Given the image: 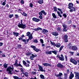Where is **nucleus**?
I'll return each instance as SVG.
<instances>
[{
	"instance_id": "nucleus-64",
	"label": "nucleus",
	"mask_w": 79,
	"mask_h": 79,
	"mask_svg": "<svg viewBox=\"0 0 79 79\" xmlns=\"http://www.w3.org/2000/svg\"><path fill=\"white\" fill-rule=\"evenodd\" d=\"M30 79H37V78H36V77H35L34 78H30Z\"/></svg>"
},
{
	"instance_id": "nucleus-18",
	"label": "nucleus",
	"mask_w": 79,
	"mask_h": 79,
	"mask_svg": "<svg viewBox=\"0 0 79 79\" xmlns=\"http://www.w3.org/2000/svg\"><path fill=\"white\" fill-rule=\"evenodd\" d=\"M43 65L44 66H46V67H47V66H51V64H48L47 63H43Z\"/></svg>"
},
{
	"instance_id": "nucleus-37",
	"label": "nucleus",
	"mask_w": 79,
	"mask_h": 79,
	"mask_svg": "<svg viewBox=\"0 0 79 79\" xmlns=\"http://www.w3.org/2000/svg\"><path fill=\"white\" fill-rule=\"evenodd\" d=\"M63 47H64V46H62L61 47H60L59 49V52H61L62 50H63Z\"/></svg>"
},
{
	"instance_id": "nucleus-56",
	"label": "nucleus",
	"mask_w": 79,
	"mask_h": 79,
	"mask_svg": "<svg viewBox=\"0 0 79 79\" xmlns=\"http://www.w3.org/2000/svg\"><path fill=\"white\" fill-rule=\"evenodd\" d=\"M18 47L19 48V49H20V48H21V45H18Z\"/></svg>"
},
{
	"instance_id": "nucleus-43",
	"label": "nucleus",
	"mask_w": 79,
	"mask_h": 79,
	"mask_svg": "<svg viewBox=\"0 0 79 79\" xmlns=\"http://www.w3.org/2000/svg\"><path fill=\"white\" fill-rule=\"evenodd\" d=\"M40 42L42 44H44V40H42V39H40Z\"/></svg>"
},
{
	"instance_id": "nucleus-8",
	"label": "nucleus",
	"mask_w": 79,
	"mask_h": 79,
	"mask_svg": "<svg viewBox=\"0 0 79 79\" xmlns=\"http://www.w3.org/2000/svg\"><path fill=\"white\" fill-rule=\"evenodd\" d=\"M72 49L73 51H77L78 50V48L76 46H73L72 47Z\"/></svg>"
},
{
	"instance_id": "nucleus-41",
	"label": "nucleus",
	"mask_w": 79,
	"mask_h": 79,
	"mask_svg": "<svg viewBox=\"0 0 79 79\" xmlns=\"http://www.w3.org/2000/svg\"><path fill=\"white\" fill-rule=\"evenodd\" d=\"M62 26L64 28H67V26L65 24H63Z\"/></svg>"
},
{
	"instance_id": "nucleus-22",
	"label": "nucleus",
	"mask_w": 79,
	"mask_h": 79,
	"mask_svg": "<svg viewBox=\"0 0 79 79\" xmlns=\"http://www.w3.org/2000/svg\"><path fill=\"white\" fill-rule=\"evenodd\" d=\"M26 55L28 56H31L32 55V53L31 52H28L26 53Z\"/></svg>"
},
{
	"instance_id": "nucleus-25",
	"label": "nucleus",
	"mask_w": 79,
	"mask_h": 79,
	"mask_svg": "<svg viewBox=\"0 0 79 79\" xmlns=\"http://www.w3.org/2000/svg\"><path fill=\"white\" fill-rule=\"evenodd\" d=\"M63 75L62 73H59V74L56 75V77H61Z\"/></svg>"
},
{
	"instance_id": "nucleus-45",
	"label": "nucleus",
	"mask_w": 79,
	"mask_h": 79,
	"mask_svg": "<svg viewBox=\"0 0 79 79\" xmlns=\"http://www.w3.org/2000/svg\"><path fill=\"white\" fill-rule=\"evenodd\" d=\"M67 78V74L66 73H64V79H66Z\"/></svg>"
},
{
	"instance_id": "nucleus-1",
	"label": "nucleus",
	"mask_w": 79,
	"mask_h": 79,
	"mask_svg": "<svg viewBox=\"0 0 79 79\" xmlns=\"http://www.w3.org/2000/svg\"><path fill=\"white\" fill-rule=\"evenodd\" d=\"M18 26L20 28H22V29H25L26 27V24H24L23 23V20H21V22H19L18 23Z\"/></svg>"
},
{
	"instance_id": "nucleus-19",
	"label": "nucleus",
	"mask_w": 79,
	"mask_h": 79,
	"mask_svg": "<svg viewBox=\"0 0 79 79\" xmlns=\"http://www.w3.org/2000/svg\"><path fill=\"white\" fill-rule=\"evenodd\" d=\"M70 12H73V11H76V8L74 7H73L70 9Z\"/></svg>"
},
{
	"instance_id": "nucleus-61",
	"label": "nucleus",
	"mask_w": 79,
	"mask_h": 79,
	"mask_svg": "<svg viewBox=\"0 0 79 79\" xmlns=\"http://www.w3.org/2000/svg\"><path fill=\"white\" fill-rule=\"evenodd\" d=\"M72 23V22L71 20H70L68 22V24H71Z\"/></svg>"
},
{
	"instance_id": "nucleus-47",
	"label": "nucleus",
	"mask_w": 79,
	"mask_h": 79,
	"mask_svg": "<svg viewBox=\"0 0 79 79\" xmlns=\"http://www.w3.org/2000/svg\"><path fill=\"white\" fill-rule=\"evenodd\" d=\"M33 42H34V43H38V40L37 39L35 40H34Z\"/></svg>"
},
{
	"instance_id": "nucleus-7",
	"label": "nucleus",
	"mask_w": 79,
	"mask_h": 79,
	"mask_svg": "<svg viewBox=\"0 0 79 79\" xmlns=\"http://www.w3.org/2000/svg\"><path fill=\"white\" fill-rule=\"evenodd\" d=\"M70 62L73 63V64H75V65H76V64H77V61H76L75 60H74L73 59L71 58L70 60Z\"/></svg>"
},
{
	"instance_id": "nucleus-10",
	"label": "nucleus",
	"mask_w": 79,
	"mask_h": 79,
	"mask_svg": "<svg viewBox=\"0 0 79 79\" xmlns=\"http://www.w3.org/2000/svg\"><path fill=\"white\" fill-rule=\"evenodd\" d=\"M32 19L33 21L36 22L37 23H38V22H39V21H40V19L35 17L33 18Z\"/></svg>"
},
{
	"instance_id": "nucleus-60",
	"label": "nucleus",
	"mask_w": 79,
	"mask_h": 79,
	"mask_svg": "<svg viewBox=\"0 0 79 79\" xmlns=\"http://www.w3.org/2000/svg\"><path fill=\"white\" fill-rule=\"evenodd\" d=\"M63 16H64L65 18H66V14H64L63 15Z\"/></svg>"
},
{
	"instance_id": "nucleus-20",
	"label": "nucleus",
	"mask_w": 79,
	"mask_h": 79,
	"mask_svg": "<svg viewBox=\"0 0 79 79\" xmlns=\"http://www.w3.org/2000/svg\"><path fill=\"white\" fill-rule=\"evenodd\" d=\"M13 35H14L15 36V37H18V36L19 35V33L13 32Z\"/></svg>"
},
{
	"instance_id": "nucleus-34",
	"label": "nucleus",
	"mask_w": 79,
	"mask_h": 79,
	"mask_svg": "<svg viewBox=\"0 0 79 79\" xmlns=\"http://www.w3.org/2000/svg\"><path fill=\"white\" fill-rule=\"evenodd\" d=\"M23 74L26 76V77H28V73L27 72L23 73Z\"/></svg>"
},
{
	"instance_id": "nucleus-26",
	"label": "nucleus",
	"mask_w": 79,
	"mask_h": 79,
	"mask_svg": "<svg viewBox=\"0 0 79 79\" xmlns=\"http://www.w3.org/2000/svg\"><path fill=\"white\" fill-rule=\"evenodd\" d=\"M46 54H48L49 55H51L52 54V51H48L47 52H45Z\"/></svg>"
},
{
	"instance_id": "nucleus-59",
	"label": "nucleus",
	"mask_w": 79,
	"mask_h": 79,
	"mask_svg": "<svg viewBox=\"0 0 79 79\" xmlns=\"http://www.w3.org/2000/svg\"><path fill=\"white\" fill-rule=\"evenodd\" d=\"M21 4H24V1L23 0H21Z\"/></svg>"
},
{
	"instance_id": "nucleus-9",
	"label": "nucleus",
	"mask_w": 79,
	"mask_h": 79,
	"mask_svg": "<svg viewBox=\"0 0 79 79\" xmlns=\"http://www.w3.org/2000/svg\"><path fill=\"white\" fill-rule=\"evenodd\" d=\"M74 5L72 3H69L68 5V8H69V9H71L73 7Z\"/></svg>"
},
{
	"instance_id": "nucleus-14",
	"label": "nucleus",
	"mask_w": 79,
	"mask_h": 79,
	"mask_svg": "<svg viewBox=\"0 0 79 79\" xmlns=\"http://www.w3.org/2000/svg\"><path fill=\"white\" fill-rule=\"evenodd\" d=\"M30 40V39H28L27 40H22L23 42L25 43V44H27L29 40Z\"/></svg>"
},
{
	"instance_id": "nucleus-27",
	"label": "nucleus",
	"mask_w": 79,
	"mask_h": 79,
	"mask_svg": "<svg viewBox=\"0 0 79 79\" xmlns=\"http://www.w3.org/2000/svg\"><path fill=\"white\" fill-rule=\"evenodd\" d=\"M52 52L55 55H57V52H58V51L56 50L52 51Z\"/></svg>"
},
{
	"instance_id": "nucleus-39",
	"label": "nucleus",
	"mask_w": 79,
	"mask_h": 79,
	"mask_svg": "<svg viewBox=\"0 0 79 79\" xmlns=\"http://www.w3.org/2000/svg\"><path fill=\"white\" fill-rule=\"evenodd\" d=\"M22 14L23 16H27V14H26V13L24 12H23V13H22Z\"/></svg>"
},
{
	"instance_id": "nucleus-51",
	"label": "nucleus",
	"mask_w": 79,
	"mask_h": 79,
	"mask_svg": "<svg viewBox=\"0 0 79 79\" xmlns=\"http://www.w3.org/2000/svg\"><path fill=\"white\" fill-rule=\"evenodd\" d=\"M13 16H14V15L13 14L10 15H9V18H10L11 19V18H12V17H13Z\"/></svg>"
},
{
	"instance_id": "nucleus-12",
	"label": "nucleus",
	"mask_w": 79,
	"mask_h": 79,
	"mask_svg": "<svg viewBox=\"0 0 79 79\" xmlns=\"http://www.w3.org/2000/svg\"><path fill=\"white\" fill-rule=\"evenodd\" d=\"M41 32L43 34H45L46 33H47L48 32V31L45 29H43Z\"/></svg>"
},
{
	"instance_id": "nucleus-40",
	"label": "nucleus",
	"mask_w": 79,
	"mask_h": 79,
	"mask_svg": "<svg viewBox=\"0 0 79 79\" xmlns=\"http://www.w3.org/2000/svg\"><path fill=\"white\" fill-rule=\"evenodd\" d=\"M53 8L54 11L56 12L58 11V10H57V8L56 7H54Z\"/></svg>"
},
{
	"instance_id": "nucleus-23",
	"label": "nucleus",
	"mask_w": 79,
	"mask_h": 79,
	"mask_svg": "<svg viewBox=\"0 0 79 79\" xmlns=\"http://www.w3.org/2000/svg\"><path fill=\"white\" fill-rule=\"evenodd\" d=\"M13 78L14 79H23L22 78H19V77H18L16 76H13Z\"/></svg>"
},
{
	"instance_id": "nucleus-58",
	"label": "nucleus",
	"mask_w": 79,
	"mask_h": 79,
	"mask_svg": "<svg viewBox=\"0 0 79 79\" xmlns=\"http://www.w3.org/2000/svg\"><path fill=\"white\" fill-rule=\"evenodd\" d=\"M74 52H72L71 51L69 52V53H70V54H71L72 55H73V54H74Z\"/></svg>"
},
{
	"instance_id": "nucleus-30",
	"label": "nucleus",
	"mask_w": 79,
	"mask_h": 79,
	"mask_svg": "<svg viewBox=\"0 0 79 79\" xmlns=\"http://www.w3.org/2000/svg\"><path fill=\"white\" fill-rule=\"evenodd\" d=\"M57 13L58 16H60V18L62 17V15L60 14V12L58 11L57 12Z\"/></svg>"
},
{
	"instance_id": "nucleus-42",
	"label": "nucleus",
	"mask_w": 79,
	"mask_h": 79,
	"mask_svg": "<svg viewBox=\"0 0 79 79\" xmlns=\"http://www.w3.org/2000/svg\"><path fill=\"white\" fill-rule=\"evenodd\" d=\"M33 50H35V52H39V49L36 48L33 49Z\"/></svg>"
},
{
	"instance_id": "nucleus-3",
	"label": "nucleus",
	"mask_w": 79,
	"mask_h": 79,
	"mask_svg": "<svg viewBox=\"0 0 79 79\" xmlns=\"http://www.w3.org/2000/svg\"><path fill=\"white\" fill-rule=\"evenodd\" d=\"M26 35L28 37V39H30V40H32V38H33V37L32 36V35H31L30 32H27V33Z\"/></svg>"
},
{
	"instance_id": "nucleus-31",
	"label": "nucleus",
	"mask_w": 79,
	"mask_h": 79,
	"mask_svg": "<svg viewBox=\"0 0 79 79\" xmlns=\"http://www.w3.org/2000/svg\"><path fill=\"white\" fill-rule=\"evenodd\" d=\"M68 46L69 48H72V47L73 46H72V44H71V43H69Z\"/></svg>"
},
{
	"instance_id": "nucleus-35",
	"label": "nucleus",
	"mask_w": 79,
	"mask_h": 79,
	"mask_svg": "<svg viewBox=\"0 0 79 79\" xmlns=\"http://www.w3.org/2000/svg\"><path fill=\"white\" fill-rule=\"evenodd\" d=\"M52 15L54 18H56V15H55V13H52Z\"/></svg>"
},
{
	"instance_id": "nucleus-15",
	"label": "nucleus",
	"mask_w": 79,
	"mask_h": 79,
	"mask_svg": "<svg viewBox=\"0 0 79 79\" xmlns=\"http://www.w3.org/2000/svg\"><path fill=\"white\" fill-rule=\"evenodd\" d=\"M31 56H30V59L31 60H33V58H35V57H36L37 56L36 55H34V54H31Z\"/></svg>"
},
{
	"instance_id": "nucleus-50",
	"label": "nucleus",
	"mask_w": 79,
	"mask_h": 79,
	"mask_svg": "<svg viewBox=\"0 0 79 79\" xmlns=\"http://www.w3.org/2000/svg\"><path fill=\"white\" fill-rule=\"evenodd\" d=\"M38 31H42V28H40L39 27L37 28Z\"/></svg>"
},
{
	"instance_id": "nucleus-54",
	"label": "nucleus",
	"mask_w": 79,
	"mask_h": 79,
	"mask_svg": "<svg viewBox=\"0 0 79 79\" xmlns=\"http://www.w3.org/2000/svg\"><path fill=\"white\" fill-rule=\"evenodd\" d=\"M31 48H33V49H34V48H35L36 47H35V46H33V45H31Z\"/></svg>"
},
{
	"instance_id": "nucleus-53",
	"label": "nucleus",
	"mask_w": 79,
	"mask_h": 79,
	"mask_svg": "<svg viewBox=\"0 0 79 79\" xmlns=\"http://www.w3.org/2000/svg\"><path fill=\"white\" fill-rule=\"evenodd\" d=\"M39 15H40L41 16L43 15V14H42V13L41 12V11L39 13Z\"/></svg>"
},
{
	"instance_id": "nucleus-49",
	"label": "nucleus",
	"mask_w": 79,
	"mask_h": 79,
	"mask_svg": "<svg viewBox=\"0 0 79 79\" xmlns=\"http://www.w3.org/2000/svg\"><path fill=\"white\" fill-rule=\"evenodd\" d=\"M74 73H75V74H77V76H78L79 77V73L77 72H74Z\"/></svg>"
},
{
	"instance_id": "nucleus-29",
	"label": "nucleus",
	"mask_w": 79,
	"mask_h": 79,
	"mask_svg": "<svg viewBox=\"0 0 79 79\" xmlns=\"http://www.w3.org/2000/svg\"><path fill=\"white\" fill-rule=\"evenodd\" d=\"M50 43L52 45L54 46V47H55V46H56V44H55V42H52V41H50Z\"/></svg>"
},
{
	"instance_id": "nucleus-55",
	"label": "nucleus",
	"mask_w": 79,
	"mask_h": 79,
	"mask_svg": "<svg viewBox=\"0 0 79 79\" xmlns=\"http://www.w3.org/2000/svg\"><path fill=\"white\" fill-rule=\"evenodd\" d=\"M21 71L23 73H24V70L23 69L21 68Z\"/></svg>"
},
{
	"instance_id": "nucleus-63",
	"label": "nucleus",
	"mask_w": 79,
	"mask_h": 79,
	"mask_svg": "<svg viewBox=\"0 0 79 79\" xmlns=\"http://www.w3.org/2000/svg\"><path fill=\"white\" fill-rule=\"evenodd\" d=\"M39 18H40V19H42L43 18L42 16L41 15L39 16Z\"/></svg>"
},
{
	"instance_id": "nucleus-38",
	"label": "nucleus",
	"mask_w": 79,
	"mask_h": 79,
	"mask_svg": "<svg viewBox=\"0 0 79 79\" xmlns=\"http://www.w3.org/2000/svg\"><path fill=\"white\" fill-rule=\"evenodd\" d=\"M57 30L58 32H60V31H61V28H60V27H57Z\"/></svg>"
},
{
	"instance_id": "nucleus-28",
	"label": "nucleus",
	"mask_w": 79,
	"mask_h": 79,
	"mask_svg": "<svg viewBox=\"0 0 79 79\" xmlns=\"http://www.w3.org/2000/svg\"><path fill=\"white\" fill-rule=\"evenodd\" d=\"M41 11L42 14L43 13V15H47V13L45 12V10H42Z\"/></svg>"
},
{
	"instance_id": "nucleus-36",
	"label": "nucleus",
	"mask_w": 79,
	"mask_h": 79,
	"mask_svg": "<svg viewBox=\"0 0 79 79\" xmlns=\"http://www.w3.org/2000/svg\"><path fill=\"white\" fill-rule=\"evenodd\" d=\"M8 65V64H3V66L5 68H6L8 67V66H7Z\"/></svg>"
},
{
	"instance_id": "nucleus-21",
	"label": "nucleus",
	"mask_w": 79,
	"mask_h": 79,
	"mask_svg": "<svg viewBox=\"0 0 79 79\" xmlns=\"http://www.w3.org/2000/svg\"><path fill=\"white\" fill-rule=\"evenodd\" d=\"M52 34L54 36H57L58 35V32L56 31L53 32L52 33Z\"/></svg>"
},
{
	"instance_id": "nucleus-48",
	"label": "nucleus",
	"mask_w": 79,
	"mask_h": 79,
	"mask_svg": "<svg viewBox=\"0 0 79 79\" xmlns=\"http://www.w3.org/2000/svg\"><path fill=\"white\" fill-rule=\"evenodd\" d=\"M33 6V4L32 3H30L29 4V6L31 8H32V6Z\"/></svg>"
},
{
	"instance_id": "nucleus-6",
	"label": "nucleus",
	"mask_w": 79,
	"mask_h": 79,
	"mask_svg": "<svg viewBox=\"0 0 79 79\" xmlns=\"http://www.w3.org/2000/svg\"><path fill=\"white\" fill-rule=\"evenodd\" d=\"M68 36L67 35H65L64 36V40L65 42H68Z\"/></svg>"
},
{
	"instance_id": "nucleus-52",
	"label": "nucleus",
	"mask_w": 79,
	"mask_h": 79,
	"mask_svg": "<svg viewBox=\"0 0 79 79\" xmlns=\"http://www.w3.org/2000/svg\"><path fill=\"white\" fill-rule=\"evenodd\" d=\"M75 77H76V79H79V76H77V74H75Z\"/></svg>"
},
{
	"instance_id": "nucleus-4",
	"label": "nucleus",
	"mask_w": 79,
	"mask_h": 79,
	"mask_svg": "<svg viewBox=\"0 0 79 79\" xmlns=\"http://www.w3.org/2000/svg\"><path fill=\"white\" fill-rule=\"evenodd\" d=\"M14 66H15V67H18V66H20V67H23V66L21 65V64H18V60H15V63L14 64Z\"/></svg>"
},
{
	"instance_id": "nucleus-2",
	"label": "nucleus",
	"mask_w": 79,
	"mask_h": 79,
	"mask_svg": "<svg viewBox=\"0 0 79 79\" xmlns=\"http://www.w3.org/2000/svg\"><path fill=\"white\" fill-rule=\"evenodd\" d=\"M12 68L11 67H9L7 68L6 71H8V74H14V72H12V71L13 70V69H14V68H13V66L12 65Z\"/></svg>"
},
{
	"instance_id": "nucleus-62",
	"label": "nucleus",
	"mask_w": 79,
	"mask_h": 79,
	"mask_svg": "<svg viewBox=\"0 0 79 79\" xmlns=\"http://www.w3.org/2000/svg\"><path fill=\"white\" fill-rule=\"evenodd\" d=\"M15 17L16 18H19V16H18V15H15Z\"/></svg>"
},
{
	"instance_id": "nucleus-32",
	"label": "nucleus",
	"mask_w": 79,
	"mask_h": 79,
	"mask_svg": "<svg viewBox=\"0 0 79 79\" xmlns=\"http://www.w3.org/2000/svg\"><path fill=\"white\" fill-rule=\"evenodd\" d=\"M43 1L42 0H39L38 2V3L40 4H42V3H43Z\"/></svg>"
},
{
	"instance_id": "nucleus-17",
	"label": "nucleus",
	"mask_w": 79,
	"mask_h": 79,
	"mask_svg": "<svg viewBox=\"0 0 79 79\" xmlns=\"http://www.w3.org/2000/svg\"><path fill=\"white\" fill-rule=\"evenodd\" d=\"M60 56L61 57H60L59 59V60H61V61H64V57L63 54H61Z\"/></svg>"
},
{
	"instance_id": "nucleus-57",
	"label": "nucleus",
	"mask_w": 79,
	"mask_h": 79,
	"mask_svg": "<svg viewBox=\"0 0 79 79\" xmlns=\"http://www.w3.org/2000/svg\"><path fill=\"white\" fill-rule=\"evenodd\" d=\"M6 5V2H3L2 3V5H3V6H5Z\"/></svg>"
},
{
	"instance_id": "nucleus-13",
	"label": "nucleus",
	"mask_w": 79,
	"mask_h": 79,
	"mask_svg": "<svg viewBox=\"0 0 79 79\" xmlns=\"http://www.w3.org/2000/svg\"><path fill=\"white\" fill-rule=\"evenodd\" d=\"M74 77V74L72 72H71L70 74L69 79H72Z\"/></svg>"
},
{
	"instance_id": "nucleus-16",
	"label": "nucleus",
	"mask_w": 79,
	"mask_h": 79,
	"mask_svg": "<svg viewBox=\"0 0 79 79\" xmlns=\"http://www.w3.org/2000/svg\"><path fill=\"white\" fill-rule=\"evenodd\" d=\"M23 63L24 65H25L26 67H29V64H27V63L24 60H23Z\"/></svg>"
},
{
	"instance_id": "nucleus-33",
	"label": "nucleus",
	"mask_w": 79,
	"mask_h": 79,
	"mask_svg": "<svg viewBox=\"0 0 79 79\" xmlns=\"http://www.w3.org/2000/svg\"><path fill=\"white\" fill-rule=\"evenodd\" d=\"M40 77H41V79H45V77L42 74H41L40 75Z\"/></svg>"
},
{
	"instance_id": "nucleus-11",
	"label": "nucleus",
	"mask_w": 79,
	"mask_h": 79,
	"mask_svg": "<svg viewBox=\"0 0 79 79\" xmlns=\"http://www.w3.org/2000/svg\"><path fill=\"white\" fill-rule=\"evenodd\" d=\"M57 66L59 68H63V65L60 63H58L57 65Z\"/></svg>"
},
{
	"instance_id": "nucleus-5",
	"label": "nucleus",
	"mask_w": 79,
	"mask_h": 79,
	"mask_svg": "<svg viewBox=\"0 0 79 79\" xmlns=\"http://www.w3.org/2000/svg\"><path fill=\"white\" fill-rule=\"evenodd\" d=\"M39 66V69L38 70V71H41V72H45V70L43 69V67L42 66L39 65V64L38 65Z\"/></svg>"
},
{
	"instance_id": "nucleus-24",
	"label": "nucleus",
	"mask_w": 79,
	"mask_h": 79,
	"mask_svg": "<svg viewBox=\"0 0 79 79\" xmlns=\"http://www.w3.org/2000/svg\"><path fill=\"white\" fill-rule=\"evenodd\" d=\"M60 46H61V44L60 43H57L56 44V47L59 48L60 47Z\"/></svg>"
},
{
	"instance_id": "nucleus-46",
	"label": "nucleus",
	"mask_w": 79,
	"mask_h": 79,
	"mask_svg": "<svg viewBox=\"0 0 79 79\" xmlns=\"http://www.w3.org/2000/svg\"><path fill=\"white\" fill-rule=\"evenodd\" d=\"M62 31L63 32H67V29H66V28H63Z\"/></svg>"
},
{
	"instance_id": "nucleus-44",
	"label": "nucleus",
	"mask_w": 79,
	"mask_h": 79,
	"mask_svg": "<svg viewBox=\"0 0 79 79\" xmlns=\"http://www.w3.org/2000/svg\"><path fill=\"white\" fill-rule=\"evenodd\" d=\"M31 73L32 74H33V75H36V72L32 71L31 72Z\"/></svg>"
}]
</instances>
